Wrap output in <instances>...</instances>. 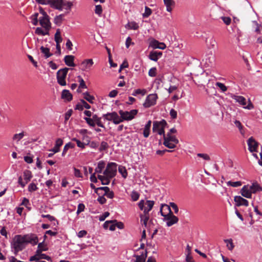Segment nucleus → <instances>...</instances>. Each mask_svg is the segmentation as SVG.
<instances>
[{"label": "nucleus", "mask_w": 262, "mask_h": 262, "mask_svg": "<svg viewBox=\"0 0 262 262\" xmlns=\"http://www.w3.org/2000/svg\"><path fill=\"white\" fill-rule=\"evenodd\" d=\"M160 213L164 217V221H166V225L168 227L171 226L178 223L179 219L173 215L170 206L166 204H162L160 208Z\"/></svg>", "instance_id": "1"}, {"label": "nucleus", "mask_w": 262, "mask_h": 262, "mask_svg": "<svg viewBox=\"0 0 262 262\" xmlns=\"http://www.w3.org/2000/svg\"><path fill=\"white\" fill-rule=\"evenodd\" d=\"M23 239V236L20 234L16 235L11 243V247L14 254L16 255L19 251H22L26 247Z\"/></svg>", "instance_id": "2"}, {"label": "nucleus", "mask_w": 262, "mask_h": 262, "mask_svg": "<svg viewBox=\"0 0 262 262\" xmlns=\"http://www.w3.org/2000/svg\"><path fill=\"white\" fill-rule=\"evenodd\" d=\"M117 167V164L116 163H108L105 170L103 171V174L110 178H113L116 175Z\"/></svg>", "instance_id": "3"}, {"label": "nucleus", "mask_w": 262, "mask_h": 262, "mask_svg": "<svg viewBox=\"0 0 262 262\" xmlns=\"http://www.w3.org/2000/svg\"><path fill=\"white\" fill-rule=\"evenodd\" d=\"M69 70V69L68 68H64L60 69L57 72V82L61 86H64L66 85V81L65 79Z\"/></svg>", "instance_id": "4"}, {"label": "nucleus", "mask_w": 262, "mask_h": 262, "mask_svg": "<svg viewBox=\"0 0 262 262\" xmlns=\"http://www.w3.org/2000/svg\"><path fill=\"white\" fill-rule=\"evenodd\" d=\"M146 205L149 207V209H147L145 208L144 210V214H140V215L141 221H143V224L145 226V227H146L147 226V222L149 220L148 212L153 207L154 205V201L148 200L146 201Z\"/></svg>", "instance_id": "5"}, {"label": "nucleus", "mask_w": 262, "mask_h": 262, "mask_svg": "<svg viewBox=\"0 0 262 262\" xmlns=\"http://www.w3.org/2000/svg\"><path fill=\"white\" fill-rule=\"evenodd\" d=\"M119 115L121 116L122 121H129L132 120L135 118V116L138 113L137 110H132L129 112L123 111V110H119L118 112Z\"/></svg>", "instance_id": "6"}, {"label": "nucleus", "mask_w": 262, "mask_h": 262, "mask_svg": "<svg viewBox=\"0 0 262 262\" xmlns=\"http://www.w3.org/2000/svg\"><path fill=\"white\" fill-rule=\"evenodd\" d=\"M23 236V239L25 241V244L26 246L28 244H30L33 246L36 245L38 242L37 236L33 233L27 234Z\"/></svg>", "instance_id": "7"}, {"label": "nucleus", "mask_w": 262, "mask_h": 262, "mask_svg": "<svg viewBox=\"0 0 262 262\" xmlns=\"http://www.w3.org/2000/svg\"><path fill=\"white\" fill-rule=\"evenodd\" d=\"M158 98L157 94H150L147 96L146 98L145 102L143 103V106L145 108H148L152 105H154L156 103V100Z\"/></svg>", "instance_id": "8"}, {"label": "nucleus", "mask_w": 262, "mask_h": 262, "mask_svg": "<svg viewBox=\"0 0 262 262\" xmlns=\"http://www.w3.org/2000/svg\"><path fill=\"white\" fill-rule=\"evenodd\" d=\"M48 5L53 8L61 11L63 5H66V3L64 0H49Z\"/></svg>", "instance_id": "9"}, {"label": "nucleus", "mask_w": 262, "mask_h": 262, "mask_svg": "<svg viewBox=\"0 0 262 262\" xmlns=\"http://www.w3.org/2000/svg\"><path fill=\"white\" fill-rule=\"evenodd\" d=\"M179 143L178 139L175 136L172 135L169 139H167L163 142V144L169 148H174L176 146V144Z\"/></svg>", "instance_id": "10"}, {"label": "nucleus", "mask_w": 262, "mask_h": 262, "mask_svg": "<svg viewBox=\"0 0 262 262\" xmlns=\"http://www.w3.org/2000/svg\"><path fill=\"white\" fill-rule=\"evenodd\" d=\"M40 25L45 28L46 31H49L51 28L50 18L48 14L45 16H42L39 19Z\"/></svg>", "instance_id": "11"}, {"label": "nucleus", "mask_w": 262, "mask_h": 262, "mask_svg": "<svg viewBox=\"0 0 262 262\" xmlns=\"http://www.w3.org/2000/svg\"><path fill=\"white\" fill-rule=\"evenodd\" d=\"M208 57L206 58L203 59L202 61L200 63V66L202 68L204 67H208L212 65L214 61V56L212 55V53L211 52L210 54L208 55Z\"/></svg>", "instance_id": "12"}, {"label": "nucleus", "mask_w": 262, "mask_h": 262, "mask_svg": "<svg viewBox=\"0 0 262 262\" xmlns=\"http://www.w3.org/2000/svg\"><path fill=\"white\" fill-rule=\"evenodd\" d=\"M248 145V149L250 152L256 151L258 147V143L256 142L253 137H250L247 142Z\"/></svg>", "instance_id": "13"}, {"label": "nucleus", "mask_w": 262, "mask_h": 262, "mask_svg": "<svg viewBox=\"0 0 262 262\" xmlns=\"http://www.w3.org/2000/svg\"><path fill=\"white\" fill-rule=\"evenodd\" d=\"M167 125L166 121L164 119H162L160 121H155L153 122L152 131L153 132H157L160 129L161 127H166Z\"/></svg>", "instance_id": "14"}, {"label": "nucleus", "mask_w": 262, "mask_h": 262, "mask_svg": "<svg viewBox=\"0 0 262 262\" xmlns=\"http://www.w3.org/2000/svg\"><path fill=\"white\" fill-rule=\"evenodd\" d=\"M234 201L235 202V206L237 207L241 206L247 207L249 205L248 201L241 196L237 195L234 196Z\"/></svg>", "instance_id": "15"}, {"label": "nucleus", "mask_w": 262, "mask_h": 262, "mask_svg": "<svg viewBox=\"0 0 262 262\" xmlns=\"http://www.w3.org/2000/svg\"><path fill=\"white\" fill-rule=\"evenodd\" d=\"M242 195L245 198L250 199L252 197V194L249 190V185H244L240 191Z\"/></svg>", "instance_id": "16"}, {"label": "nucleus", "mask_w": 262, "mask_h": 262, "mask_svg": "<svg viewBox=\"0 0 262 262\" xmlns=\"http://www.w3.org/2000/svg\"><path fill=\"white\" fill-rule=\"evenodd\" d=\"M75 57L73 55H66L64 58L65 64L69 67H75L74 63Z\"/></svg>", "instance_id": "17"}, {"label": "nucleus", "mask_w": 262, "mask_h": 262, "mask_svg": "<svg viewBox=\"0 0 262 262\" xmlns=\"http://www.w3.org/2000/svg\"><path fill=\"white\" fill-rule=\"evenodd\" d=\"M93 63L94 62L92 59H85L81 63V69L83 71L89 69Z\"/></svg>", "instance_id": "18"}, {"label": "nucleus", "mask_w": 262, "mask_h": 262, "mask_svg": "<svg viewBox=\"0 0 262 262\" xmlns=\"http://www.w3.org/2000/svg\"><path fill=\"white\" fill-rule=\"evenodd\" d=\"M231 98L242 105L245 106L246 105V98L243 96L232 95Z\"/></svg>", "instance_id": "19"}, {"label": "nucleus", "mask_w": 262, "mask_h": 262, "mask_svg": "<svg viewBox=\"0 0 262 262\" xmlns=\"http://www.w3.org/2000/svg\"><path fill=\"white\" fill-rule=\"evenodd\" d=\"M61 98L69 102L73 99V96L69 90H63L61 93Z\"/></svg>", "instance_id": "20"}, {"label": "nucleus", "mask_w": 262, "mask_h": 262, "mask_svg": "<svg viewBox=\"0 0 262 262\" xmlns=\"http://www.w3.org/2000/svg\"><path fill=\"white\" fill-rule=\"evenodd\" d=\"M63 144V140L61 138H58L56 141V143L55 146L50 149V151H52L54 152V153H56L59 151L60 147Z\"/></svg>", "instance_id": "21"}, {"label": "nucleus", "mask_w": 262, "mask_h": 262, "mask_svg": "<svg viewBox=\"0 0 262 262\" xmlns=\"http://www.w3.org/2000/svg\"><path fill=\"white\" fill-rule=\"evenodd\" d=\"M249 190L252 193H255L257 192L262 191V188L257 183H253L252 185L249 186Z\"/></svg>", "instance_id": "22"}, {"label": "nucleus", "mask_w": 262, "mask_h": 262, "mask_svg": "<svg viewBox=\"0 0 262 262\" xmlns=\"http://www.w3.org/2000/svg\"><path fill=\"white\" fill-rule=\"evenodd\" d=\"M164 3L166 7V10L168 12H171L172 7L175 5V2L173 0H163Z\"/></svg>", "instance_id": "23"}, {"label": "nucleus", "mask_w": 262, "mask_h": 262, "mask_svg": "<svg viewBox=\"0 0 262 262\" xmlns=\"http://www.w3.org/2000/svg\"><path fill=\"white\" fill-rule=\"evenodd\" d=\"M151 125V121L149 120L146 124L144 130H143V136L145 138H147L150 133V129Z\"/></svg>", "instance_id": "24"}, {"label": "nucleus", "mask_w": 262, "mask_h": 262, "mask_svg": "<svg viewBox=\"0 0 262 262\" xmlns=\"http://www.w3.org/2000/svg\"><path fill=\"white\" fill-rule=\"evenodd\" d=\"M134 257H136V260L134 262H145L146 258L147 257V252L145 254L143 253L140 255L134 254Z\"/></svg>", "instance_id": "25"}, {"label": "nucleus", "mask_w": 262, "mask_h": 262, "mask_svg": "<svg viewBox=\"0 0 262 262\" xmlns=\"http://www.w3.org/2000/svg\"><path fill=\"white\" fill-rule=\"evenodd\" d=\"M92 118L94 120V122L95 123V125L97 124L98 126L105 128V126L101 121V118L99 117L96 114L92 116Z\"/></svg>", "instance_id": "26"}, {"label": "nucleus", "mask_w": 262, "mask_h": 262, "mask_svg": "<svg viewBox=\"0 0 262 262\" xmlns=\"http://www.w3.org/2000/svg\"><path fill=\"white\" fill-rule=\"evenodd\" d=\"M83 95L84 99H85L86 101H88L91 104L94 103L95 97L91 95L89 92H86L85 93H83Z\"/></svg>", "instance_id": "27"}, {"label": "nucleus", "mask_w": 262, "mask_h": 262, "mask_svg": "<svg viewBox=\"0 0 262 262\" xmlns=\"http://www.w3.org/2000/svg\"><path fill=\"white\" fill-rule=\"evenodd\" d=\"M24 179L26 181V183H28L32 178V174L31 171L29 170H25L24 171Z\"/></svg>", "instance_id": "28"}, {"label": "nucleus", "mask_w": 262, "mask_h": 262, "mask_svg": "<svg viewBox=\"0 0 262 262\" xmlns=\"http://www.w3.org/2000/svg\"><path fill=\"white\" fill-rule=\"evenodd\" d=\"M41 53L44 54V56L46 58H48L52 55V53L50 52V49L48 48L44 47L43 46H41L40 48Z\"/></svg>", "instance_id": "29"}, {"label": "nucleus", "mask_w": 262, "mask_h": 262, "mask_svg": "<svg viewBox=\"0 0 262 262\" xmlns=\"http://www.w3.org/2000/svg\"><path fill=\"white\" fill-rule=\"evenodd\" d=\"M54 39L56 43V45H60V43L62 42V38L60 36V30L59 29L56 30V32L55 34Z\"/></svg>", "instance_id": "30"}, {"label": "nucleus", "mask_w": 262, "mask_h": 262, "mask_svg": "<svg viewBox=\"0 0 262 262\" xmlns=\"http://www.w3.org/2000/svg\"><path fill=\"white\" fill-rule=\"evenodd\" d=\"M198 162L201 161V159L209 161L210 160V156L207 154H198Z\"/></svg>", "instance_id": "31"}, {"label": "nucleus", "mask_w": 262, "mask_h": 262, "mask_svg": "<svg viewBox=\"0 0 262 262\" xmlns=\"http://www.w3.org/2000/svg\"><path fill=\"white\" fill-rule=\"evenodd\" d=\"M75 147L74 144L69 142L67 143L63 148V151L62 152V156H64L67 153L68 150L70 148H73Z\"/></svg>", "instance_id": "32"}, {"label": "nucleus", "mask_w": 262, "mask_h": 262, "mask_svg": "<svg viewBox=\"0 0 262 262\" xmlns=\"http://www.w3.org/2000/svg\"><path fill=\"white\" fill-rule=\"evenodd\" d=\"M41 217H43V218H47L51 222H56V223H53V225L54 226H57L58 225V221L57 220V219L53 216H52L50 214H47V215H45V214H42L41 215Z\"/></svg>", "instance_id": "33"}, {"label": "nucleus", "mask_w": 262, "mask_h": 262, "mask_svg": "<svg viewBox=\"0 0 262 262\" xmlns=\"http://www.w3.org/2000/svg\"><path fill=\"white\" fill-rule=\"evenodd\" d=\"M190 247L189 245H187L186 250V261L187 262H193L192 256L190 255Z\"/></svg>", "instance_id": "34"}, {"label": "nucleus", "mask_w": 262, "mask_h": 262, "mask_svg": "<svg viewBox=\"0 0 262 262\" xmlns=\"http://www.w3.org/2000/svg\"><path fill=\"white\" fill-rule=\"evenodd\" d=\"M115 114H116V112H113L112 113H107L105 114H103L102 115V117L104 119V120L112 121V120L113 119V118L114 117Z\"/></svg>", "instance_id": "35"}, {"label": "nucleus", "mask_w": 262, "mask_h": 262, "mask_svg": "<svg viewBox=\"0 0 262 262\" xmlns=\"http://www.w3.org/2000/svg\"><path fill=\"white\" fill-rule=\"evenodd\" d=\"M43 246L44 241L38 244L37 249L36 251V253H37V254H40L42 253V251H45L47 250V248H43Z\"/></svg>", "instance_id": "36"}, {"label": "nucleus", "mask_w": 262, "mask_h": 262, "mask_svg": "<svg viewBox=\"0 0 262 262\" xmlns=\"http://www.w3.org/2000/svg\"><path fill=\"white\" fill-rule=\"evenodd\" d=\"M105 167V163L103 161H100L97 165V167L95 169V172L97 173H101L102 169Z\"/></svg>", "instance_id": "37"}, {"label": "nucleus", "mask_w": 262, "mask_h": 262, "mask_svg": "<svg viewBox=\"0 0 262 262\" xmlns=\"http://www.w3.org/2000/svg\"><path fill=\"white\" fill-rule=\"evenodd\" d=\"M113 119L112 121L115 124H118L123 122L121 116H119L116 112Z\"/></svg>", "instance_id": "38"}, {"label": "nucleus", "mask_w": 262, "mask_h": 262, "mask_svg": "<svg viewBox=\"0 0 262 262\" xmlns=\"http://www.w3.org/2000/svg\"><path fill=\"white\" fill-rule=\"evenodd\" d=\"M64 16V14H60L58 16H56L54 19V23L60 26L62 23L63 20V17Z\"/></svg>", "instance_id": "39"}, {"label": "nucleus", "mask_w": 262, "mask_h": 262, "mask_svg": "<svg viewBox=\"0 0 262 262\" xmlns=\"http://www.w3.org/2000/svg\"><path fill=\"white\" fill-rule=\"evenodd\" d=\"M24 136V133L22 132L19 134H14L12 137V140L13 141H16L17 142L19 141Z\"/></svg>", "instance_id": "40"}, {"label": "nucleus", "mask_w": 262, "mask_h": 262, "mask_svg": "<svg viewBox=\"0 0 262 262\" xmlns=\"http://www.w3.org/2000/svg\"><path fill=\"white\" fill-rule=\"evenodd\" d=\"M224 242L227 244V247L229 250L231 251L233 249L234 245L232 239H224Z\"/></svg>", "instance_id": "41"}, {"label": "nucleus", "mask_w": 262, "mask_h": 262, "mask_svg": "<svg viewBox=\"0 0 262 262\" xmlns=\"http://www.w3.org/2000/svg\"><path fill=\"white\" fill-rule=\"evenodd\" d=\"M49 31H43V30L40 27H37L35 33L39 35H49Z\"/></svg>", "instance_id": "42"}, {"label": "nucleus", "mask_w": 262, "mask_h": 262, "mask_svg": "<svg viewBox=\"0 0 262 262\" xmlns=\"http://www.w3.org/2000/svg\"><path fill=\"white\" fill-rule=\"evenodd\" d=\"M109 147L108 143L105 141H102L100 144V146L99 148V150L101 152L103 150H106Z\"/></svg>", "instance_id": "43"}, {"label": "nucleus", "mask_w": 262, "mask_h": 262, "mask_svg": "<svg viewBox=\"0 0 262 262\" xmlns=\"http://www.w3.org/2000/svg\"><path fill=\"white\" fill-rule=\"evenodd\" d=\"M160 42L158 40L153 39L149 44V46L152 47L153 49H159Z\"/></svg>", "instance_id": "44"}, {"label": "nucleus", "mask_w": 262, "mask_h": 262, "mask_svg": "<svg viewBox=\"0 0 262 262\" xmlns=\"http://www.w3.org/2000/svg\"><path fill=\"white\" fill-rule=\"evenodd\" d=\"M227 184L228 186H230L233 187H237L241 186L242 183L241 181L232 182L230 181L227 182Z\"/></svg>", "instance_id": "45"}, {"label": "nucleus", "mask_w": 262, "mask_h": 262, "mask_svg": "<svg viewBox=\"0 0 262 262\" xmlns=\"http://www.w3.org/2000/svg\"><path fill=\"white\" fill-rule=\"evenodd\" d=\"M78 81L79 82V89H86L87 86L85 83L84 80L80 76H78Z\"/></svg>", "instance_id": "46"}, {"label": "nucleus", "mask_w": 262, "mask_h": 262, "mask_svg": "<svg viewBox=\"0 0 262 262\" xmlns=\"http://www.w3.org/2000/svg\"><path fill=\"white\" fill-rule=\"evenodd\" d=\"M149 58L153 61H157L159 58L156 54V51H151L149 55Z\"/></svg>", "instance_id": "47"}, {"label": "nucleus", "mask_w": 262, "mask_h": 262, "mask_svg": "<svg viewBox=\"0 0 262 262\" xmlns=\"http://www.w3.org/2000/svg\"><path fill=\"white\" fill-rule=\"evenodd\" d=\"M119 172L121 174L124 178H126L127 176V172L124 167L119 166L118 169Z\"/></svg>", "instance_id": "48"}, {"label": "nucleus", "mask_w": 262, "mask_h": 262, "mask_svg": "<svg viewBox=\"0 0 262 262\" xmlns=\"http://www.w3.org/2000/svg\"><path fill=\"white\" fill-rule=\"evenodd\" d=\"M234 124L235 126L238 128L241 134L244 135L245 134V132L244 130V127L242 125L241 123L239 121L235 120L234 122Z\"/></svg>", "instance_id": "49"}, {"label": "nucleus", "mask_w": 262, "mask_h": 262, "mask_svg": "<svg viewBox=\"0 0 262 262\" xmlns=\"http://www.w3.org/2000/svg\"><path fill=\"white\" fill-rule=\"evenodd\" d=\"M215 85L219 88L223 92H225L227 90V87L224 84L221 82H216L215 83Z\"/></svg>", "instance_id": "50"}, {"label": "nucleus", "mask_w": 262, "mask_h": 262, "mask_svg": "<svg viewBox=\"0 0 262 262\" xmlns=\"http://www.w3.org/2000/svg\"><path fill=\"white\" fill-rule=\"evenodd\" d=\"M152 13V11L151 9L146 6L145 8V12L143 14V17L144 18H146L149 16Z\"/></svg>", "instance_id": "51"}, {"label": "nucleus", "mask_w": 262, "mask_h": 262, "mask_svg": "<svg viewBox=\"0 0 262 262\" xmlns=\"http://www.w3.org/2000/svg\"><path fill=\"white\" fill-rule=\"evenodd\" d=\"M109 187L107 186L100 187L96 189V193H97L98 195H100L101 193L99 192V190H103L104 191V193L107 192V191H109Z\"/></svg>", "instance_id": "52"}, {"label": "nucleus", "mask_w": 262, "mask_h": 262, "mask_svg": "<svg viewBox=\"0 0 262 262\" xmlns=\"http://www.w3.org/2000/svg\"><path fill=\"white\" fill-rule=\"evenodd\" d=\"M72 141H75L77 143V146L81 148H84L85 146L86 145V144L81 142L80 140L75 138L72 139Z\"/></svg>", "instance_id": "53"}, {"label": "nucleus", "mask_w": 262, "mask_h": 262, "mask_svg": "<svg viewBox=\"0 0 262 262\" xmlns=\"http://www.w3.org/2000/svg\"><path fill=\"white\" fill-rule=\"evenodd\" d=\"M84 119L85 120L86 122L91 127L95 126V123L94 122V120L93 118H84Z\"/></svg>", "instance_id": "54"}, {"label": "nucleus", "mask_w": 262, "mask_h": 262, "mask_svg": "<svg viewBox=\"0 0 262 262\" xmlns=\"http://www.w3.org/2000/svg\"><path fill=\"white\" fill-rule=\"evenodd\" d=\"M139 194L138 192L136 191H133L131 193L132 199L134 201H136L139 199Z\"/></svg>", "instance_id": "55"}, {"label": "nucleus", "mask_w": 262, "mask_h": 262, "mask_svg": "<svg viewBox=\"0 0 262 262\" xmlns=\"http://www.w3.org/2000/svg\"><path fill=\"white\" fill-rule=\"evenodd\" d=\"M38 189V187L36 186V184L34 183H31L29 184L28 186V191L29 192H33L36 191Z\"/></svg>", "instance_id": "56"}, {"label": "nucleus", "mask_w": 262, "mask_h": 262, "mask_svg": "<svg viewBox=\"0 0 262 262\" xmlns=\"http://www.w3.org/2000/svg\"><path fill=\"white\" fill-rule=\"evenodd\" d=\"M95 12L96 14L100 16L102 13V8L100 5H96L95 7Z\"/></svg>", "instance_id": "57"}, {"label": "nucleus", "mask_w": 262, "mask_h": 262, "mask_svg": "<svg viewBox=\"0 0 262 262\" xmlns=\"http://www.w3.org/2000/svg\"><path fill=\"white\" fill-rule=\"evenodd\" d=\"M146 93V90H141V89H137L132 94L133 96H136L138 94H141L142 95H144Z\"/></svg>", "instance_id": "58"}, {"label": "nucleus", "mask_w": 262, "mask_h": 262, "mask_svg": "<svg viewBox=\"0 0 262 262\" xmlns=\"http://www.w3.org/2000/svg\"><path fill=\"white\" fill-rule=\"evenodd\" d=\"M112 221H115L114 223H115L116 227H117L120 229H122L124 228V224H123V223L121 222H117V221L116 220Z\"/></svg>", "instance_id": "59"}, {"label": "nucleus", "mask_w": 262, "mask_h": 262, "mask_svg": "<svg viewBox=\"0 0 262 262\" xmlns=\"http://www.w3.org/2000/svg\"><path fill=\"white\" fill-rule=\"evenodd\" d=\"M156 71L157 69L156 68H151L149 72H148V75L150 77H155L156 76Z\"/></svg>", "instance_id": "60"}, {"label": "nucleus", "mask_w": 262, "mask_h": 262, "mask_svg": "<svg viewBox=\"0 0 262 262\" xmlns=\"http://www.w3.org/2000/svg\"><path fill=\"white\" fill-rule=\"evenodd\" d=\"M128 25L129 28L131 29L137 30L139 28V26L138 25V24L134 21H132L131 23H128Z\"/></svg>", "instance_id": "61"}, {"label": "nucleus", "mask_w": 262, "mask_h": 262, "mask_svg": "<svg viewBox=\"0 0 262 262\" xmlns=\"http://www.w3.org/2000/svg\"><path fill=\"white\" fill-rule=\"evenodd\" d=\"M103 195L107 196L108 198L113 199L114 197V193L113 191H111L110 189H109V191L104 193Z\"/></svg>", "instance_id": "62"}, {"label": "nucleus", "mask_w": 262, "mask_h": 262, "mask_svg": "<svg viewBox=\"0 0 262 262\" xmlns=\"http://www.w3.org/2000/svg\"><path fill=\"white\" fill-rule=\"evenodd\" d=\"M85 208V206L83 204L80 203L78 206V208L77 210V214H79L82 211H83Z\"/></svg>", "instance_id": "63"}, {"label": "nucleus", "mask_w": 262, "mask_h": 262, "mask_svg": "<svg viewBox=\"0 0 262 262\" xmlns=\"http://www.w3.org/2000/svg\"><path fill=\"white\" fill-rule=\"evenodd\" d=\"M72 113L73 111L71 109L68 110V112H66L64 115L65 121H67L69 119L70 117L71 116L72 114Z\"/></svg>", "instance_id": "64"}]
</instances>
